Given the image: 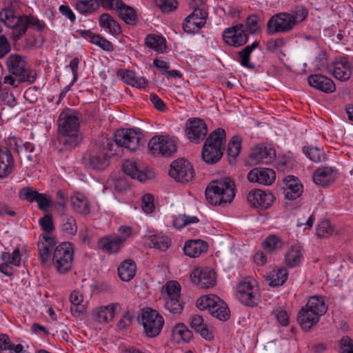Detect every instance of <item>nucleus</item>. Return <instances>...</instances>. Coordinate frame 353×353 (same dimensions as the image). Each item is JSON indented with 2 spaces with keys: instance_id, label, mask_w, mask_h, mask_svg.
<instances>
[{
  "instance_id": "1",
  "label": "nucleus",
  "mask_w": 353,
  "mask_h": 353,
  "mask_svg": "<svg viewBox=\"0 0 353 353\" xmlns=\"http://www.w3.org/2000/svg\"><path fill=\"white\" fill-rule=\"evenodd\" d=\"M79 119L80 114L75 110H68L60 114L57 121L60 132L57 142L61 150H69L80 143Z\"/></svg>"
},
{
  "instance_id": "2",
  "label": "nucleus",
  "mask_w": 353,
  "mask_h": 353,
  "mask_svg": "<svg viewBox=\"0 0 353 353\" xmlns=\"http://www.w3.org/2000/svg\"><path fill=\"white\" fill-rule=\"evenodd\" d=\"M114 141L106 137L99 139L84 159L87 166L102 171L110 164V157L113 154Z\"/></svg>"
},
{
  "instance_id": "3",
  "label": "nucleus",
  "mask_w": 353,
  "mask_h": 353,
  "mask_svg": "<svg viewBox=\"0 0 353 353\" xmlns=\"http://www.w3.org/2000/svg\"><path fill=\"white\" fill-rule=\"evenodd\" d=\"M234 196V183L227 177L212 181L205 190L207 201L214 205L230 203Z\"/></svg>"
},
{
  "instance_id": "4",
  "label": "nucleus",
  "mask_w": 353,
  "mask_h": 353,
  "mask_svg": "<svg viewBox=\"0 0 353 353\" xmlns=\"http://www.w3.org/2000/svg\"><path fill=\"white\" fill-rule=\"evenodd\" d=\"M225 141V132L223 128H217L210 133L203 147V160L208 164L217 163L223 156Z\"/></svg>"
},
{
  "instance_id": "5",
  "label": "nucleus",
  "mask_w": 353,
  "mask_h": 353,
  "mask_svg": "<svg viewBox=\"0 0 353 353\" xmlns=\"http://www.w3.org/2000/svg\"><path fill=\"white\" fill-rule=\"evenodd\" d=\"M6 67L10 74L19 78L21 82L33 84L37 79V72L32 69L25 57L12 54L6 59Z\"/></svg>"
},
{
  "instance_id": "6",
  "label": "nucleus",
  "mask_w": 353,
  "mask_h": 353,
  "mask_svg": "<svg viewBox=\"0 0 353 353\" xmlns=\"http://www.w3.org/2000/svg\"><path fill=\"white\" fill-rule=\"evenodd\" d=\"M74 245L70 242H63L57 246L52 254V265L61 274L68 272L74 262Z\"/></svg>"
},
{
  "instance_id": "7",
  "label": "nucleus",
  "mask_w": 353,
  "mask_h": 353,
  "mask_svg": "<svg viewBox=\"0 0 353 353\" xmlns=\"http://www.w3.org/2000/svg\"><path fill=\"white\" fill-rule=\"evenodd\" d=\"M236 296L243 305L256 306L260 301L259 289L255 279L248 277L241 281L236 288Z\"/></svg>"
},
{
  "instance_id": "8",
  "label": "nucleus",
  "mask_w": 353,
  "mask_h": 353,
  "mask_svg": "<svg viewBox=\"0 0 353 353\" xmlns=\"http://www.w3.org/2000/svg\"><path fill=\"white\" fill-rule=\"evenodd\" d=\"M138 321L143 325L144 332L148 337L158 336L164 325L163 316L157 310L150 307L142 310Z\"/></svg>"
},
{
  "instance_id": "9",
  "label": "nucleus",
  "mask_w": 353,
  "mask_h": 353,
  "mask_svg": "<svg viewBox=\"0 0 353 353\" xmlns=\"http://www.w3.org/2000/svg\"><path fill=\"white\" fill-rule=\"evenodd\" d=\"M297 23L296 15L280 12L271 17L267 23V34L274 35L278 33L290 32Z\"/></svg>"
},
{
  "instance_id": "10",
  "label": "nucleus",
  "mask_w": 353,
  "mask_h": 353,
  "mask_svg": "<svg viewBox=\"0 0 353 353\" xmlns=\"http://www.w3.org/2000/svg\"><path fill=\"white\" fill-rule=\"evenodd\" d=\"M181 286L176 281H169L165 285L163 296L164 308L173 314H180L183 310L181 299Z\"/></svg>"
},
{
  "instance_id": "11",
  "label": "nucleus",
  "mask_w": 353,
  "mask_h": 353,
  "mask_svg": "<svg viewBox=\"0 0 353 353\" xmlns=\"http://www.w3.org/2000/svg\"><path fill=\"white\" fill-rule=\"evenodd\" d=\"M148 148L153 154L170 157L176 152L175 141L168 136L153 137L148 143Z\"/></svg>"
},
{
  "instance_id": "12",
  "label": "nucleus",
  "mask_w": 353,
  "mask_h": 353,
  "mask_svg": "<svg viewBox=\"0 0 353 353\" xmlns=\"http://www.w3.org/2000/svg\"><path fill=\"white\" fill-rule=\"evenodd\" d=\"M185 132L190 141L199 143L203 141L208 133V126L203 119L193 117L186 121Z\"/></svg>"
},
{
  "instance_id": "13",
  "label": "nucleus",
  "mask_w": 353,
  "mask_h": 353,
  "mask_svg": "<svg viewBox=\"0 0 353 353\" xmlns=\"http://www.w3.org/2000/svg\"><path fill=\"white\" fill-rule=\"evenodd\" d=\"M141 133L134 129L118 130L114 134V143L118 146L135 151L139 146Z\"/></svg>"
},
{
  "instance_id": "14",
  "label": "nucleus",
  "mask_w": 353,
  "mask_h": 353,
  "mask_svg": "<svg viewBox=\"0 0 353 353\" xmlns=\"http://www.w3.org/2000/svg\"><path fill=\"white\" fill-rule=\"evenodd\" d=\"M194 169L191 163L183 159L174 161L170 165V175L176 181L188 182L194 177Z\"/></svg>"
},
{
  "instance_id": "15",
  "label": "nucleus",
  "mask_w": 353,
  "mask_h": 353,
  "mask_svg": "<svg viewBox=\"0 0 353 353\" xmlns=\"http://www.w3.org/2000/svg\"><path fill=\"white\" fill-rule=\"evenodd\" d=\"M222 36L225 43L236 48L243 46L248 40V34L242 24H236L225 29Z\"/></svg>"
},
{
  "instance_id": "16",
  "label": "nucleus",
  "mask_w": 353,
  "mask_h": 353,
  "mask_svg": "<svg viewBox=\"0 0 353 353\" xmlns=\"http://www.w3.org/2000/svg\"><path fill=\"white\" fill-rule=\"evenodd\" d=\"M276 157L275 150L268 145H258L253 148L248 156L250 165L259 163L268 164L274 161Z\"/></svg>"
},
{
  "instance_id": "17",
  "label": "nucleus",
  "mask_w": 353,
  "mask_h": 353,
  "mask_svg": "<svg viewBox=\"0 0 353 353\" xmlns=\"http://www.w3.org/2000/svg\"><path fill=\"white\" fill-rule=\"evenodd\" d=\"M208 13L202 8H194L183 21V29L187 33H196L206 23Z\"/></svg>"
},
{
  "instance_id": "18",
  "label": "nucleus",
  "mask_w": 353,
  "mask_h": 353,
  "mask_svg": "<svg viewBox=\"0 0 353 353\" xmlns=\"http://www.w3.org/2000/svg\"><path fill=\"white\" fill-rule=\"evenodd\" d=\"M192 282L203 289H208L216 285V274L214 270L209 268H195L190 274Z\"/></svg>"
},
{
  "instance_id": "19",
  "label": "nucleus",
  "mask_w": 353,
  "mask_h": 353,
  "mask_svg": "<svg viewBox=\"0 0 353 353\" xmlns=\"http://www.w3.org/2000/svg\"><path fill=\"white\" fill-rule=\"evenodd\" d=\"M247 178L250 182L270 185L275 181L276 173L270 168H255L248 172Z\"/></svg>"
},
{
  "instance_id": "20",
  "label": "nucleus",
  "mask_w": 353,
  "mask_h": 353,
  "mask_svg": "<svg viewBox=\"0 0 353 353\" xmlns=\"http://www.w3.org/2000/svg\"><path fill=\"white\" fill-rule=\"evenodd\" d=\"M274 197L270 192L261 190H254L249 192L247 200L251 206L255 208L266 209L273 203Z\"/></svg>"
},
{
  "instance_id": "21",
  "label": "nucleus",
  "mask_w": 353,
  "mask_h": 353,
  "mask_svg": "<svg viewBox=\"0 0 353 353\" xmlns=\"http://www.w3.org/2000/svg\"><path fill=\"white\" fill-rule=\"evenodd\" d=\"M19 19L20 17H15L13 11L10 8L3 9L0 12V20L11 29L10 37L15 41L21 39V37L17 34L21 28Z\"/></svg>"
},
{
  "instance_id": "22",
  "label": "nucleus",
  "mask_w": 353,
  "mask_h": 353,
  "mask_svg": "<svg viewBox=\"0 0 353 353\" xmlns=\"http://www.w3.org/2000/svg\"><path fill=\"white\" fill-rule=\"evenodd\" d=\"M307 82L311 87L323 92L332 93L336 90L334 81L322 74H310L307 77Z\"/></svg>"
},
{
  "instance_id": "23",
  "label": "nucleus",
  "mask_w": 353,
  "mask_h": 353,
  "mask_svg": "<svg viewBox=\"0 0 353 353\" xmlns=\"http://www.w3.org/2000/svg\"><path fill=\"white\" fill-rule=\"evenodd\" d=\"M19 22L21 28L17 34L21 37L26 34L29 27L39 32L44 31L46 28V24L43 21L32 14L20 16Z\"/></svg>"
},
{
  "instance_id": "24",
  "label": "nucleus",
  "mask_w": 353,
  "mask_h": 353,
  "mask_svg": "<svg viewBox=\"0 0 353 353\" xmlns=\"http://www.w3.org/2000/svg\"><path fill=\"white\" fill-rule=\"evenodd\" d=\"M330 70L336 79L341 81L348 80L351 75L350 65L345 57L336 59Z\"/></svg>"
},
{
  "instance_id": "25",
  "label": "nucleus",
  "mask_w": 353,
  "mask_h": 353,
  "mask_svg": "<svg viewBox=\"0 0 353 353\" xmlns=\"http://www.w3.org/2000/svg\"><path fill=\"white\" fill-rule=\"evenodd\" d=\"M14 169V161L10 150L0 146V179L8 177Z\"/></svg>"
},
{
  "instance_id": "26",
  "label": "nucleus",
  "mask_w": 353,
  "mask_h": 353,
  "mask_svg": "<svg viewBox=\"0 0 353 353\" xmlns=\"http://www.w3.org/2000/svg\"><path fill=\"white\" fill-rule=\"evenodd\" d=\"M56 243L55 239L48 234H43L40 236L37 247L41 263L46 264L49 261L50 250L55 246Z\"/></svg>"
},
{
  "instance_id": "27",
  "label": "nucleus",
  "mask_w": 353,
  "mask_h": 353,
  "mask_svg": "<svg viewBox=\"0 0 353 353\" xmlns=\"http://www.w3.org/2000/svg\"><path fill=\"white\" fill-rule=\"evenodd\" d=\"M119 16L128 25L135 26L138 22V17L135 10L126 5L121 0H117L115 2V8Z\"/></svg>"
},
{
  "instance_id": "28",
  "label": "nucleus",
  "mask_w": 353,
  "mask_h": 353,
  "mask_svg": "<svg viewBox=\"0 0 353 353\" xmlns=\"http://www.w3.org/2000/svg\"><path fill=\"white\" fill-rule=\"evenodd\" d=\"M336 178V170L331 167L319 168L313 174L314 182L321 186H327Z\"/></svg>"
},
{
  "instance_id": "29",
  "label": "nucleus",
  "mask_w": 353,
  "mask_h": 353,
  "mask_svg": "<svg viewBox=\"0 0 353 353\" xmlns=\"http://www.w3.org/2000/svg\"><path fill=\"white\" fill-rule=\"evenodd\" d=\"M119 307L120 305L117 303L101 306L93 312L92 316L95 321L101 323H105L113 319L117 310Z\"/></svg>"
},
{
  "instance_id": "30",
  "label": "nucleus",
  "mask_w": 353,
  "mask_h": 353,
  "mask_svg": "<svg viewBox=\"0 0 353 353\" xmlns=\"http://www.w3.org/2000/svg\"><path fill=\"white\" fill-rule=\"evenodd\" d=\"M125 242V238L121 236H106L99 239L98 247L104 252L113 254L118 252Z\"/></svg>"
},
{
  "instance_id": "31",
  "label": "nucleus",
  "mask_w": 353,
  "mask_h": 353,
  "mask_svg": "<svg viewBox=\"0 0 353 353\" xmlns=\"http://www.w3.org/2000/svg\"><path fill=\"white\" fill-rule=\"evenodd\" d=\"M319 315L305 306L299 311L297 321L303 330L308 331L319 322Z\"/></svg>"
},
{
  "instance_id": "32",
  "label": "nucleus",
  "mask_w": 353,
  "mask_h": 353,
  "mask_svg": "<svg viewBox=\"0 0 353 353\" xmlns=\"http://www.w3.org/2000/svg\"><path fill=\"white\" fill-rule=\"evenodd\" d=\"M70 202L72 210L80 214H88L90 212V203L86 196L77 192L70 198Z\"/></svg>"
},
{
  "instance_id": "33",
  "label": "nucleus",
  "mask_w": 353,
  "mask_h": 353,
  "mask_svg": "<svg viewBox=\"0 0 353 353\" xmlns=\"http://www.w3.org/2000/svg\"><path fill=\"white\" fill-rule=\"evenodd\" d=\"M207 250V243L200 239L188 241L183 247L184 254L192 258L198 257Z\"/></svg>"
},
{
  "instance_id": "34",
  "label": "nucleus",
  "mask_w": 353,
  "mask_h": 353,
  "mask_svg": "<svg viewBox=\"0 0 353 353\" xmlns=\"http://www.w3.org/2000/svg\"><path fill=\"white\" fill-rule=\"evenodd\" d=\"M190 327L206 340L213 339V333L209 330L208 325L204 322L203 317L198 314L192 315L190 319Z\"/></svg>"
},
{
  "instance_id": "35",
  "label": "nucleus",
  "mask_w": 353,
  "mask_h": 353,
  "mask_svg": "<svg viewBox=\"0 0 353 353\" xmlns=\"http://www.w3.org/2000/svg\"><path fill=\"white\" fill-rule=\"evenodd\" d=\"M99 26L110 34L117 37L121 34V28L118 22L108 13H103L99 17Z\"/></svg>"
},
{
  "instance_id": "36",
  "label": "nucleus",
  "mask_w": 353,
  "mask_h": 353,
  "mask_svg": "<svg viewBox=\"0 0 353 353\" xmlns=\"http://www.w3.org/2000/svg\"><path fill=\"white\" fill-rule=\"evenodd\" d=\"M123 170L131 178L136 179L141 182L145 181L148 178L147 173L141 170L137 162L132 160L125 161L123 163Z\"/></svg>"
},
{
  "instance_id": "37",
  "label": "nucleus",
  "mask_w": 353,
  "mask_h": 353,
  "mask_svg": "<svg viewBox=\"0 0 353 353\" xmlns=\"http://www.w3.org/2000/svg\"><path fill=\"white\" fill-rule=\"evenodd\" d=\"M117 272L123 281L128 282L135 276L137 265L132 259H125L118 267Z\"/></svg>"
},
{
  "instance_id": "38",
  "label": "nucleus",
  "mask_w": 353,
  "mask_h": 353,
  "mask_svg": "<svg viewBox=\"0 0 353 353\" xmlns=\"http://www.w3.org/2000/svg\"><path fill=\"white\" fill-rule=\"evenodd\" d=\"M302 193L303 185L299 179L288 176L284 189L285 197L290 200H295L300 197Z\"/></svg>"
},
{
  "instance_id": "39",
  "label": "nucleus",
  "mask_w": 353,
  "mask_h": 353,
  "mask_svg": "<svg viewBox=\"0 0 353 353\" xmlns=\"http://www.w3.org/2000/svg\"><path fill=\"white\" fill-rule=\"evenodd\" d=\"M70 301L71 303L70 311L72 315L77 317L81 316L85 310V307L83 303V294L79 291L74 290L70 294Z\"/></svg>"
},
{
  "instance_id": "40",
  "label": "nucleus",
  "mask_w": 353,
  "mask_h": 353,
  "mask_svg": "<svg viewBox=\"0 0 353 353\" xmlns=\"http://www.w3.org/2000/svg\"><path fill=\"white\" fill-rule=\"evenodd\" d=\"M149 245L161 251H165L171 245L170 238L161 233H156L149 236Z\"/></svg>"
},
{
  "instance_id": "41",
  "label": "nucleus",
  "mask_w": 353,
  "mask_h": 353,
  "mask_svg": "<svg viewBox=\"0 0 353 353\" xmlns=\"http://www.w3.org/2000/svg\"><path fill=\"white\" fill-rule=\"evenodd\" d=\"M259 46L257 41L253 42L251 45L247 46L238 52L239 62L241 65L254 70L255 65L250 61L252 52Z\"/></svg>"
},
{
  "instance_id": "42",
  "label": "nucleus",
  "mask_w": 353,
  "mask_h": 353,
  "mask_svg": "<svg viewBox=\"0 0 353 353\" xmlns=\"http://www.w3.org/2000/svg\"><path fill=\"white\" fill-rule=\"evenodd\" d=\"M288 279V272L285 269L278 268L269 272L266 280L270 286L277 287L283 285Z\"/></svg>"
},
{
  "instance_id": "43",
  "label": "nucleus",
  "mask_w": 353,
  "mask_h": 353,
  "mask_svg": "<svg viewBox=\"0 0 353 353\" xmlns=\"http://www.w3.org/2000/svg\"><path fill=\"white\" fill-rule=\"evenodd\" d=\"M145 44L148 48L159 53H163L165 48L166 41L164 37L157 34H148L145 39Z\"/></svg>"
},
{
  "instance_id": "44",
  "label": "nucleus",
  "mask_w": 353,
  "mask_h": 353,
  "mask_svg": "<svg viewBox=\"0 0 353 353\" xmlns=\"http://www.w3.org/2000/svg\"><path fill=\"white\" fill-rule=\"evenodd\" d=\"M221 299L214 294L200 297L196 301V307L201 310H208L210 313L221 303Z\"/></svg>"
},
{
  "instance_id": "45",
  "label": "nucleus",
  "mask_w": 353,
  "mask_h": 353,
  "mask_svg": "<svg viewBox=\"0 0 353 353\" xmlns=\"http://www.w3.org/2000/svg\"><path fill=\"white\" fill-rule=\"evenodd\" d=\"M302 257L303 254L301 248L296 245H292L285 254V264L289 268L296 267L301 263Z\"/></svg>"
},
{
  "instance_id": "46",
  "label": "nucleus",
  "mask_w": 353,
  "mask_h": 353,
  "mask_svg": "<svg viewBox=\"0 0 353 353\" xmlns=\"http://www.w3.org/2000/svg\"><path fill=\"white\" fill-rule=\"evenodd\" d=\"M305 306L319 316L323 315L327 311V306L325 305L324 298L323 296H311Z\"/></svg>"
},
{
  "instance_id": "47",
  "label": "nucleus",
  "mask_w": 353,
  "mask_h": 353,
  "mask_svg": "<svg viewBox=\"0 0 353 353\" xmlns=\"http://www.w3.org/2000/svg\"><path fill=\"white\" fill-rule=\"evenodd\" d=\"M97 0H76L75 8L81 14H90L99 8Z\"/></svg>"
},
{
  "instance_id": "48",
  "label": "nucleus",
  "mask_w": 353,
  "mask_h": 353,
  "mask_svg": "<svg viewBox=\"0 0 353 353\" xmlns=\"http://www.w3.org/2000/svg\"><path fill=\"white\" fill-rule=\"evenodd\" d=\"M61 229L64 233L74 236L77 232V224L76 219L72 216L65 214L61 218Z\"/></svg>"
},
{
  "instance_id": "49",
  "label": "nucleus",
  "mask_w": 353,
  "mask_h": 353,
  "mask_svg": "<svg viewBox=\"0 0 353 353\" xmlns=\"http://www.w3.org/2000/svg\"><path fill=\"white\" fill-rule=\"evenodd\" d=\"M303 152L311 161L316 163L324 161L326 159L323 150L317 147H303Z\"/></svg>"
},
{
  "instance_id": "50",
  "label": "nucleus",
  "mask_w": 353,
  "mask_h": 353,
  "mask_svg": "<svg viewBox=\"0 0 353 353\" xmlns=\"http://www.w3.org/2000/svg\"><path fill=\"white\" fill-rule=\"evenodd\" d=\"M283 246V241L276 235L268 236L263 243V248L268 252H273L279 250Z\"/></svg>"
},
{
  "instance_id": "51",
  "label": "nucleus",
  "mask_w": 353,
  "mask_h": 353,
  "mask_svg": "<svg viewBox=\"0 0 353 353\" xmlns=\"http://www.w3.org/2000/svg\"><path fill=\"white\" fill-rule=\"evenodd\" d=\"M216 306L210 314L221 321H227L230 317V310L225 303L221 300Z\"/></svg>"
},
{
  "instance_id": "52",
  "label": "nucleus",
  "mask_w": 353,
  "mask_h": 353,
  "mask_svg": "<svg viewBox=\"0 0 353 353\" xmlns=\"http://www.w3.org/2000/svg\"><path fill=\"white\" fill-rule=\"evenodd\" d=\"M1 259L6 263H10L16 267L21 265V254L19 249H15L12 253L3 252Z\"/></svg>"
},
{
  "instance_id": "53",
  "label": "nucleus",
  "mask_w": 353,
  "mask_h": 353,
  "mask_svg": "<svg viewBox=\"0 0 353 353\" xmlns=\"http://www.w3.org/2000/svg\"><path fill=\"white\" fill-rule=\"evenodd\" d=\"M334 232V226L327 220L322 221L316 228V234L320 238H327L332 236Z\"/></svg>"
},
{
  "instance_id": "54",
  "label": "nucleus",
  "mask_w": 353,
  "mask_h": 353,
  "mask_svg": "<svg viewBox=\"0 0 353 353\" xmlns=\"http://www.w3.org/2000/svg\"><path fill=\"white\" fill-rule=\"evenodd\" d=\"M0 99L10 107H14L17 104V99L13 93L7 86H2L1 81H0Z\"/></svg>"
},
{
  "instance_id": "55",
  "label": "nucleus",
  "mask_w": 353,
  "mask_h": 353,
  "mask_svg": "<svg viewBox=\"0 0 353 353\" xmlns=\"http://www.w3.org/2000/svg\"><path fill=\"white\" fill-rule=\"evenodd\" d=\"M241 137L236 135L232 138L228 145V154L230 157H232L235 159L236 157L239 156L241 149Z\"/></svg>"
},
{
  "instance_id": "56",
  "label": "nucleus",
  "mask_w": 353,
  "mask_h": 353,
  "mask_svg": "<svg viewBox=\"0 0 353 353\" xmlns=\"http://www.w3.org/2000/svg\"><path fill=\"white\" fill-rule=\"evenodd\" d=\"M10 145H14V150L17 153H20L22 152V150L24 149L25 152L32 153L34 150V145L30 142L23 143L21 139H17L16 138H10L9 139Z\"/></svg>"
},
{
  "instance_id": "57",
  "label": "nucleus",
  "mask_w": 353,
  "mask_h": 353,
  "mask_svg": "<svg viewBox=\"0 0 353 353\" xmlns=\"http://www.w3.org/2000/svg\"><path fill=\"white\" fill-rule=\"evenodd\" d=\"M157 7L159 8L162 12L170 13L177 8L176 0H154Z\"/></svg>"
},
{
  "instance_id": "58",
  "label": "nucleus",
  "mask_w": 353,
  "mask_h": 353,
  "mask_svg": "<svg viewBox=\"0 0 353 353\" xmlns=\"http://www.w3.org/2000/svg\"><path fill=\"white\" fill-rule=\"evenodd\" d=\"M39 192L31 187H25L19 192V196L21 200H26L30 203L36 201Z\"/></svg>"
},
{
  "instance_id": "59",
  "label": "nucleus",
  "mask_w": 353,
  "mask_h": 353,
  "mask_svg": "<svg viewBox=\"0 0 353 353\" xmlns=\"http://www.w3.org/2000/svg\"><path fill=\"white\" fill-rule=\"evenodd\" d=\"M91 43L99 46L105 51L112 52L114 50L112 43L100 34L92 37Z\"/></svg>"
},
{
  "instance_id": "60",
  "label": "nucleus",
  "mask_w": 353,
  "mask_h": 353,
  "mask_svg": "<svg viewBox=\"0 0 353 353\" xmlns=\"http://www.w3.org/2000/svg\"><path fill=\"white\" fill-rule=\"evenodd\" d=\"M36 202L38 208L42 211H47L50 207L52 206V200L50 195L44 193H39Z\"/></svg>"
},
{
  "instance_id": "61",
  "label": "nucleus",
  "mask_w": 353,
  "mask_h": 353,
  "mask_svg": "<svg viewBox=\"0 0 353 353\" xmlns=\"http://www.w3.org/2000/svg\"><path fill=\"white\" fill-rule=\"evenodd\" d=\"M39 225L43 232L50 234L54 230L52 216L50 214H45L39 220Z\"/></svg>"
},
{
  "instance_id": "62",
  "label": "nucleus",
  "mask_w": 353,
  "mask_h": 353,
  "mask_svg": "<svg viewBox=\"0 0 353 353\" xmlns=\"http://www.w3.org/2000/svg\"><path fill=\"white\" fill-rule=\"evenodd\" d=\"M199 222V219L196 216H191L187 215H179L174 221V225L176 228H181L190 223Z\"/></svg>"
},
{
  "instance_id": "63",
  "label": "nucleus",
  "mask_w": 353,
  "mask_h": 353,
  "mask_svg": "<svg viewBox=\"0 0 353 353\" xmlns=\"http://www.w3.org/2000/svg\"><path fill=\"white\" fill-rule=\"evenodd\" d=\"M286 41L283 38L270 39L265 43V50L269 52H274L277 49L285 44Z\"/></svg>"
},
{
  "instance_id": "64",
  "label": "nucleus",
  "mask_w": 353,
  "mask_h": 353,
  "mask_svg": "<svg viewBox=\"0 0 353 353\" xmlns=\"http://www.w3.org/2000/svg\"><path fill=\"white\" fill-rule=\"evenodd\" d=\"M142 209L145 213H151L154 209V196L151 194H145L142 198Z\"/></svg>"
}]
</instances>
